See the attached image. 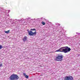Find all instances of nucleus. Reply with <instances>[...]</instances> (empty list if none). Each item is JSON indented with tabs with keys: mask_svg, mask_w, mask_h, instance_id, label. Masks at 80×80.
<instances>
[{
	"mask_svg": "<svg viewBox=\"0 0 80 80\" xmlns=\"http://www.w3.org/2000/svg\"><path fill=\"white\" fill-rule=\"evenodd\" d=\"M9 78L11 80H18L19 78V77H18L17 75L13 74L11 76L9 77Z\"/></svg>",
	"mask_w": 80,
	"mask_h": 80,
	"instance_id": "7ed1b4c3",
	"label": "nucleus"
},
{
	"mask_svg": "<svg viewBox=\"0 0 80 80\" xmlns=\"http://www.w3.org/2000/svg\"><path fill=\"white\" fill-rule=\"evenodd\" d=\"M14 21L15 22H17V19H15L14 20Z\"/></svg>",
	"mask_w": 80,
	"mask_h": 80,
	"instance_id": "f3484780",
	"label": "nucleus"
},
{
	"mask_svg": "<svg viewBox=\"0 0 80 80\" xmlns=\"http://www.w3.org/2000/svg\"><path fill=\"white\" fill-rule=\"evenodd\" d=\"M63 55H58L56 58V61H62V58H63Z\"/></svg>",
	"mask_w": 80,
	"mask_h": 80,
	"instance_id": "20e7f679",
	"label": "nucleus"
},
{
	"mask_svg": "<svg viewBox=\"0 0 80 80\" xmlns=\"http://www.w3.org/2000/svg\"><path fill=\"white\" fill-rule=\"evenodd\" d=\"M31 30H32V31H35V32H36V29L35 28L31 29Z\"/></svg>",
	"mask_w": 80,
	"mask_h": 80,
	"instance_id": "ddd939ff",
	"label": "nucleus"
},
{
	"mask_svg": "<svg viewBox=\"0 0 80 80\" xmlns=\"http://www.w3.org/2000/svg\"><path fill=\"white\" fill-rule=\"evenodd\" d=\"M27 31H28V32H30V31H29V30L28 29L27 30Z\"/></svg>",
	"mask_w": 80,
	"mask_h": 80,
	"instance_id": "aec40b11",
	"label": "nucleus"
},
{
	"mask_svg": "<svg viewBox=\"0 0 80 80\" xmlns=\"http://www.w3.org/2000/svg\"><path fill=\"white\" fill-rule=\"evenodd\" d=\"M41 19H42V18H41Z\"/></svg>",
	"mask_w": 80,
	"mask_h": 80,
	"instance_id": "412c9836",
	"label": "nucleus"
},
{
	"mask_svg": "<svg viewBox=\"0 0 80 80\" xmlns=\"http://www.w3.org/2000/svg\"><path fill=\"white\" fill-rule=\"evenodd\" d=\"M5 32L6 33L8 34V33H9V32H10V30H8L7 31H5Z\"/></svg>",
	"mask_w": 80,
	"mask_h": 80,
	"instance_id": "f8f14e48",
	"label": "nucleus"
},
{
	"mask_svg": "<svg viewBox=\"0 0 80 80\" xmlns=\"http://www.w3.org/2000/svg\"><path fill=\"white\" fill-rule=\"evenodd\" d=\"M1 48H2V46L0 45V49H1Z\"/></svg>",
	"mask_w": 80,
	"mask_h": 80,
	"instance_id": "dca6fc26",
	"label": "nucleus"
},
{
	"mask_svg": "<svg viewBox=\"0 0 80 80\" xmlns=\"http://www.w3.org/2000/svg\"><path fill=\"white\" fill-rule=\"evenodd\" d=\"M76 33H77V34H78V35H80V33H78V32H77Z\"/></svg>",
	"mask_w": 80,
	"mask_h": 80,
	"instance_id": "a211bd4d",
	"label": "nucleus"
},
{
	"mask_svg": "<svg viewBox=\"0 0 80 80\" xmlns=\"http://www.w3.org/2000/svg\"><path fill=\"white\" fill-rule=\"evenodd\" d=\"M2 67V63H0V67Z\"/></svg>",
	"mask_w": 80,
	"mask_h": 80,
	"instance_id": "2eb2a0df",
	"label": "nucleus"
},
{
	"mask_svg": "<svg viewBox=\"0 0 80 80\" xmlns=\"http://www.w3.org/2000/svg\"><path fill=\"white\" fill-rule=\"evenodd\" d=\"M23 75H24V76L26 78H28V75H26V74L25 73H23Z\"/></svg>",
	"mask_w": 80,
	"mask_h": 80,
	"instance_id": "1a4fd4ad",
	"label": "nucleus"
},
{
	"mask_svg": "<svg viewBox=\"0 0 80 80\" xmlns=\"http://www.w3.org/2000/svg\"><path fill=\"white\" fill-rule=\"evenodd\" d=\"M71 49L67 46L62 47L59 49L57 50L56 52H63L65 53H68L70 52Z\"/></svg>",
	"mask_w": 80,
	"mask_h": 80,
	"instance_id": "f257e3e1",
	"label": "nucleus"
},
{
	"mask_svg": "<svg viewBox=\"0 0 80 80\" xmlns=\"http://www.w3.org/2000/svg\"><path fill=\"white\" fill-rule=\"evenodd\" d=\"M55 26L57 27L56 28H57V30L59 32V33L61 34L62 36H63V35H64V38H67V36L65 35V34L64 33H65V31H64V29H63V28H59V27L58 28V26H60V24L57 23L55 24Z\"/></svg>",
	"mask_w": 80,
	"mask_h": 80,
	"instance_id": "f03ea898",
	"label": "nucleus"
},
{
	"mask_svg": "<svg viewBox=\"0 0 80 80\" xmlns=\"http://www.w3.org/2000/svg\"><path fill=\"white\" fill-rule=\"evenodd\" d=\"M38 18H37L36 19L34 18V19H31V20H35V21L37 20H38Z\"/></svg>",
	"mask_w": 80,
	"mask_h": 80,
	"instance_id": "9d476101",
	"label": "nucleus"
},
{
	"mask_svg": "<svg viewBox=\"0 0 80 80\" xmlns=\"http://www.w3.org/2000/svg\"><path fill=\"white\" fill-rule=\"evenodd\" d=\"M8 13H9V12H10V10H8Z\"/></svg>",
	"mask_w": 80,
	"mask_h": 80,
	"instance_id": "6ab92c4d",
	"label": "nucleus"
},
{
	"mask_svg": "<svg viewBox=\"0 0 80 80\" xmlns=\"http://www.w3.org/2000/svg\"><path fill=\"white\" fill-rule=\"evenodd\" d=\"M30 19H31V18L30 17H28L27 18H26L25 19V20H30Z\"/></svg>",
	"mask_w": 80,
	"mask_h": 80,
	"instance_id": "9b49d317",
	"label": "nucleus"
},
{
	"mask_svg": "<svg viewBox=\"0 0 80 80\" xmlns=\"http://www.w3.org/2000/svg\"><path fill=\"white\" fill-rule=\"evenodd\" d=\"M28 35L30 36H33V35H36V33H37V32L35 31V32H33L32 31H29L28 32Z\"/></svg>",
	"mask_w": 80,
	"mask_h": 80,
	"instance_id": "423d86ee",
	"label": "nucleus"
},
{
	"mask_svg": "<svg viewBox=\"0 0 80 80\" xmlns=\"http://www.w3.org/2000/svg\"><path fill=\"white\" fill-rule=\"evenodd\" d=\"M27 36H25L22 39V40H23L24 42H25V41H27Z\"/></svg>",
	"mask_w": 80,
	"mask_h": 80,
	"instance_id": "6e6552de",
	"label": "nucleus"
},
{
	"mask_svg": "<svg viewBox=\"0 0 80 80\" xmlns=\"http://www.w3.org/2000/svg\"><path fill=\"white\" fill-rule=\"evenodd\" d=\"M25 22H24V23H25Z\"/></svg>",
	"mask_w": 80,
	"mask_h": 80,
	"instance_id": "4be33fe9",
	"label": "nucleus"
},
{
	"mask_svg": "<svg viewBox=\"0 0 80 80\" xmlns=\"http://www.w3.org/2000/svg\"><path fill=\"white\" fill-rule=\"evenodd\" d=\"M73 78L72 76H66L64 78V80H73Z\"/></svg>",
	"mask_w": 80,
	"mask_h": 80,
	"instance_id": "39448f33",
	"label": "nucleus"
},
{
	"mask_svg": "<svg viewBox=\"0 0 80 80\" xmlns=\"http://www.w3.org/2000/svg\"><path fill=\"white\" fill-rule=\"evenodd\" d=\"M42 25H45V22H42Z\"/></svg>",
	"mask_w": 80,
	"mask_h": 80,
	"instance_id": "4468645a",
	"label": "nucleus"
},
{
	"mask_svg": "<svg viewBox=\"0 0 80 80\" xmlns=\"http://www.w3.org/2000/svg\"><path fill=\"white\" fill-rule=\"evenodd\" d=\"M25 19H24L23 18H21L20 19L18 20V22H25Z\"/></svg>",
	"mask_w": 80,
	"mask_h": 80,
	"instance_id": "0eeeda50",
	"label": "nucleus"
}]
</instances>
